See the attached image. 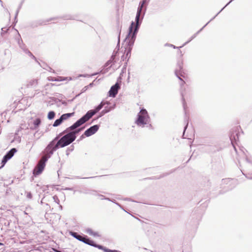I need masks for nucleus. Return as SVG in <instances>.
Returning a JSON list of instances; mask_svg holds the SVG:
<instances>
[{
  "label": "nucleus",
  "instance_id": "1",
  "mask_svg": "<svg viewBox=\"0 0 252 252\" xmlns=\"http://www.w3.org/2000/svg\"><path fill=\"white\" fill-rule=\"evenodd\" d=\"M146 2V0H142L139 2L135 22L132 21L131 23L128 28V33L125 39V42H126L125 51L126 52V57H127L129 54H130L137 32L145 15L146 11V7L145 6Z\"/></svg>",
  "mask_w": 252,
  "mask_h": 252
},
{
  "label": "nucleus",
  "instance_id": "2",
  "mask_svg": "<svg viewBox=\"0 0 252 252\" xmlns=\"http://www.w3.org/2000/svg\"><path fill=\"white\" fill-rule=\"evenodd\" d=\"M150 121V118L147 111L143 108L138 113L135 124L138 126L143 128L145 127V125L149 123Z\"/></svg>",
  "mask_w": 252,
  "mask_h": 252
},
{
  "label": "nucleus",
  "instance_id": "3",
  "mask_svg": "<svg viewBox=\"0 0 252 252\" xmlns=\"http://www.w3.org/2000/svg\"><path fill=\"white\" fill-rule=\"evenodd\" d=\"M60 138L59 134H58L49 144L47 145L44 151V155L41 158L44 159H48L53 154L54 152L59 149L60 146L56 142Z\"/></svg>",
  "mask_w": 252,
  "mask_h": 252
},
{
  "label": "nucleus",
  "instance_id": "4",
  "mask_svg": "<svg viewBox=\"0 0 252 252\" xmlns=\"http://www.w3.org/2000/svg\"><path fill=\"white\" fill-rule=\"evenodd\" d=\"M83 116L74 123L72 126L66 128L64 130L60 133L59 134V136H62L63 135L65 134V132L69 131L74 139L75 140L76 138V135L84 129V127L78 128L80 126L85 123L80 122Z\"/></svg>",
  "mask_w": 252,
  "mask_h": 252
},
{
  "label": "nucleus",
  "instance_id": "5",
  "mask_svg": "<svg viewBox=\"0 0 252 252\" xmlns=\"http://www.w3.org/2000/svg\"><path fill=\"white\" fill-rule=\"evenodd\" d=\"M109 103L107 101H102L98 105L96 106L94 109L88 111L86 114L83 116V118L80 120V122L86 123L94 115L99 111L102 107L105 105H108Z\"/></svg>",
  "mask_w": 252,
  "mask_h": 252
},
{
  "label": "nucleus",
  "instance_id": "6",
  "mask_svg": "<svg viewBox=\"0 0 252 252\" xmlns=\"http://www.w3.org/2000/svg\"><path fill=\"white\" fill-rule=\"evenodd\" d=\"M65 133L64 135L59 138L57 142L60 148L68 146L75 140L69 131L65 132Z\"/></svg>",
  "mask_w": 252,
  "mask_h": 252
},
{
  "label": "nucleus",
  "instance_id": "7",
  "mask_svg": "<svg viewBox=\"0 0 252 252\" xmlns=\"http://www.w3.org/2000/svg\"><path fill=\"white\" fill-rule=\"evenodd\" d=\"M241 172L248 179L252 180V161L248 158H246Z\"/></svg>",
  "mask_w": 252,
  "mask_h": 252
},
{
  "label": "nucleus",
  "instance_id": "8",
  "mask_svg": "<svg viewBox=\"0 0 252 252\" xmlns=\"http://www.w3.org/2000/svg\"><path fill=\"white\" fill-rule=\"evenodd\" d=\"M69 233L74 238L88 245L94 247L95 244L93 240L90 239L87 236L81 235L73 231H69Z\"/></svg>",
  "mask_w": 252,
  "mask_h": 252
},
{
  "label": "nucleus",
  "instance_id": "9",
  "mask_svg": "<svg viewBox=\"0 0 252 252\" xmlns=\"http://www.w3.org/2000/svg\"><path fill=\"white\" fill-rule=\"evenodd\" d=\"M47 161V159H44L43 158H41L40 160L38 161L37 164L35 167L33 171V174L35 176L38 175L40 174L43 170H44L45 166V163Z\"/></svg>",
  "mask_w": 252,
  "mask_h": 252
},
{
  "label": "nucleus",
  "instance_id": "10",
  "mask_svg": "<svg viewBox=\"0 0 252 252\" xmlns=\"http://www.w3.org/2000/svg\"><path fill=\"white\" fill-rule=\"evenodd\" d=\"M236 181L230 178L223 179L221 181V185H226L224 188H226V190L231 189L234 187V184Z\"/></svg>",
  "mask_w": 252,
  "mask_h": 252
},
{
  "label": "nucleus",
  "instance_id": "11",
  "mask_svg": "<svg viewBox=\"0 0 252 252\" xmlns=\"http://www.w3.org/2000/svg\"><path fill=\"white\" fill-rule=\"evenodd\" d=\"M183 61L182 60L181 61H178L177 63V67L175 71V73L176 76L181 80L182 81V84H181V85H183L185 82L182 80L181 78V76H183L182 75V70H183Z\"/></svg>",
  "mask_w": 252,
  "mask_h": 252
},
{
  "label": "nucleus",
  "instance_id": "12",
  "mask_svg": "<svg viewBox=\"0 0 252 252\" xmlns=\"http://www.w3.org/2000/svg\"><path fill=\"white\" fill-rule=\"evenodd\" d=\"M17 151V149L13 148L6 153V154L3 156L1 160V163L2 164V167L4 166L8 160L12 158Z\"/></svg>",
  "mask_w": 252,
  "mask_h": 252
},
{
  "label": "nucleus",
  "instance_id": "13",
  "mask_svg": "<svg viewBox=\"0 0 252 252\" xmlns=\"http://www.w3.org/2000/svg\"><path fill=\"white\" fill-rule=\"evenodd\" d=\"M232 1V0H231L228 3H227L214 17H213L206 25H205L199 31H198L197 32H196L195 33H194L191 37L189 39V40H188V41L186 42L182 46H184L185 45H186L187 44H188V43H189L190 41H191L193 39H194L196 36L197 35L204 29V28L205 27H206L208 24V23L211 21L212 20H213V19H214L215 18V17L227 6L228 5L231 1Z\"/></svg>",
  "mask_w": 252,
  "mask_h": 252
},
{
  "label": "nucleus",
  "instance_id": "14",
  "mask_svg": "<svg viewBox=\"0 0 252 252\" xmlns=\"http://www.w3.org/2000/svg\"><path fill=\"white\" fill-rule=\"evenodd\" d=\"M232 1V0H231L228 3H227L214 17H213L206 25H205L199 31H198L197 32H196L195 33H194L191 37L189 39V40H188V41L186 42L182 46H184L185 45H186L187 44H188V43H189L190 41H191L193 39H194L196 36L197 35L204 29V28L205 27H206L208 24V23L211 21L212 20H213V19H214L215 18V17L227 6L228 5L231 1Z\"/></svg>",
  "mask_w": 252,
  "mask_h": 252
},
{
  "label": "nucleus",
  "instance_id": "15",
  "mask_svg": "<svg viewBox=\"0 0 252 252\" xmlns=\"http://www.w3.org/2000/svg\"><path fill=\"white\" fill-rule=\"evenodd\" d=\"M229 138L231 141V144L234 147V150L236 151V149L234 145V144L239 139V133L236 129H232V131H231L229 135Z\"/></svg>",
  "mask_w": 252,
  "mask_h": 252
},
{
  "label": "nucleus",
  "instance_id": "16",
  "mask_svg": "<svg viewBox=\"0 0 252 252\" xmlns=\"http://www.w3.org/2000/svg\"><path fill=\"white\" fill-rule=\"evenodd\" d=\"M120 89V84L116 82L115 85H113L109 91L108 92L109 96L115 97L117 94L119 90Z\"/></svg>",
  "mask_w": 252,
  "mask_h": 252
},
{
  "label": "nucleus",
  "instance_id": "17",
  "mask_svg": "<svg viewBox=\"0 0 252 252\" xmlns=\"http://www.w3.org/2000/svg\"><path fill=\"white\" fill-rule=\"evenodd\" d=\"M99 127V126L98 125H94L89 128H88L84 132V135L86 137H89L96 133Z\"/></svg>",
  "mask_w": 252,
  "mask_h": 252
},
{
  "label": "nucleus",
  "instance_id": "18",
  "mask_svg": "<svg viewBox=\"0 0 252 252\" xmlns=\"http://www.w3.org/2000/svg\"><path fill=\"white\" fill-rule=\"evenodd\" d=\"M37 84L38 80L35 79H32L28 81L26 86L27 88H32L36 87Z\"/></svg>",
  "mask_w": 252,
  "mask_h": 252
},
{
  "label": "nucleus",
  "instance_id": "19",
  "mask_svg": "<svg viewBox=\"0 0 252 252\" xmlns=\"http://www.w3.org/2000/svg\"><path fill=\"white\" fill-rule=\"evenodd\" d=\"M73 115H74V113L73 112V113H65V114H63L60 117L62 119V121H63L64 120H67V119H68L70 117L73 116Z\"/></svg>",
  "mask_w": 252,
  "mask_h": 252
},
{
  "label": "nucleus",
  "instance_id": "20",
  "mask_svg": "<svg viewBox=\"0 0 252 252\" xmlns=\"http://www.w3.org/2000/svg\"><path fill=\"white\" fill-rule=\"evenodd\" d=\"M86 232L90 235L94 237H99V235L97 232H94L91 229L88 228L86 230Z\"/></svg>",
  "mask_w": 252,
  "mask_h": 252
},
{
  "label": "nucleus",
  "instance_id": "21",
  "mask_svg": "<svg viewBox=\"0 0 252 252\" xmlns=\"http://www.w3.org/2000/svg\"><path fill=\"white\" fill-rule=\"evenodd\" d=\"M63 122V121H62L61 117H60L59 119H58L55 120V121L54 122V123L53 125V126L54 127H57V126H60Z\"/></svg>",
  "mask_w": 252,
  "mask_h": 252
},
{
  "label": "nucleus",
  "instance_id": "22",
  "mask_svg": "<svg viewBox=\"0 0 252 252\" xmlns=\"http://www.w3.org/2000/svg\"><path fill=\"white\" fill-rule=\"evenodd\" d=\"M62 18L64 20H74L75 17L73 15H71L70 14H67L63 15L62 17Z\"/></svg>",
  "mask_w": 252,
  "mask_h": 252
},
{
  "label": "nucleus",
  "instance_id": "23",
  "mask_svg": "<svg viewBox=\"0 0 252 252\" xmlns=\"http://www.w3.org/2000/svg\"><path fill=\"white\" fill-rule=\"evenodd\" d=\"M55 116V113L54 111H50L47 116V118L49 120H52L54 118Z\"/></svg>",
  "mask_w": 252,
  "mask_h": 252
},
{
  "label": "nucleus",
  "instance_id": "24",
  "mask_svg": "<svg viewBox=\"0 0 252 252\" xmlns=\"http://www.w3.org/2000/svg\"><path fill=\"white\" fill-rule=\"evenodd\" d=\"M24 52L26 54H28L31 58H32V59H34L36 61H37L36 58L33 55V54L28 49H24Z\"/></svg>",
  "mask_w": 252,
  "mask_h": 252
},
{
  "label": "nucleus",
  "instance_id": "25",
  "mask_svg": "<svg viewBox=\"0 0 252 252\" xmlns=\"http://www.w3.org/2000/svg\"><path fill=\"white\" fill-rule=\"evenodd\" d=\"M41 123V120L39 118L36 119L33 122V125L34 126V127H37Z\"/></svg>",
  "mask_w": 252,
  "mask_h": 252
},
{
  "label": "nucleus",
  "instance_id": "26",
  "mask_svg": "<svg viewBox=\"0 0 252 252\" xmlns=\"http://www.w3.org/2000/svg\"><path fill=\"white\" fill-rule=\"evenodd\" d=\"M109 111H110V109H109V110H106V108H104V110H103L101 112V113H100V115H99L98 116V117H97V119H98V118H100V117H102L103 115H104L105 114H106V113H107L109 112Z\"/></svg>",
  "mask_w": 252,
  "mask_h": 252
},
{
  "label": "nucleus",
  "instance_id": "27",
  "mask_svg": "<svg viewBox=\"0 0 252 252\" xmlns=\"http://www.w3.org/2000/svg\"><path fill=\"white\" fill-rule=\"evenodd\" d=\"M53 199L54 202L57 203L58 204H59V203H60V200L58 198L57 196L55 195V196H53Z\"/></svg>",
  "mask_w": 252,
  "mask_h": 252
},
{
  "label": "nucleus",
  "instance_id": "28",
  "mask_svg": "<svg viewBox=\"0 0 252 252\" xmlns=\"http://www.w3.org/2000/svg\"><path fill=\"white\" fill-rule=\"evenodd\" d=\"M115 106H116V105L115 104H114L112 106H111L110 107L105 106L104 108H106V110L110 109V111L111 110H113L115 108Z\"/></svg>",
  "mask_w": 252,
  "mask_h": 252
},
{
  "label": "nucleus",
  "instance_id": "29",
  "mask_svg": "<svg viewBox=\"0 0 252 252\" xmlns=\"http://www.w3.org/2000/svg\"><path fill=\"white\" fill-rule=\"evenodd\" d=\"M27 198L30 199H31L32 198V194L31 192H27Z\"/></svg>",
  "mask_w": 252,
  "mask_h": 252
},
{
  "label": "nucleus",
  "instance_id": "30",
  "mask_svg": "<svg viewBox=\"0 0 252 252\" xmlns=\"http://www.w3.org/2000/svg\"><path fill=\"white\" fill-rule=\"evenodd\" d=\"M85 193H89L94 195H98V194H96V191L95 190H91L90 192H86Z\"/></svg>",
  "mask_w": 252,
  "mask_h": 252
},
{
  "label": "nucleus",
  "instance_id": "31",
  "mask_svg": "<svg viewBox=\"0 0 252 252\" xmlns=\"http://www.w3.org/2000/svg\"><path fill=\"white\" fill-rule=\"evenodd\" d=\"M182 101H183V107H184V108L185 109V107L186 106V103L185 102V99L183 96V94L182 93Z\"/></svg>",
  "mask_w": 252,
  "mask_h": 252
},
{
  "label": "nucleus",
  "instance_id": "32",
  "mask_svg": "<svg viewBox=\"0 0 252 252\" xmlns=\"http://www.w3.org/2000/svg\"><path fill=\"white\" fill-rule=\"evenodd\" d=\"M21 5H22V3L20 5V6H19V7L18 9H17V10L16 11V14H15V20H16V18H17V16L18 14V13H19V10H20V8H21Z\"/></svg>",
  "mask_w": 252,
  "mask_h": 252
},
{
  "label": "nucleus",
  "instance_id": "33",
  "mask_svg": "<svg viewBox=\"0 0 252 252\" xmlns=\"http://www.w3.org/2000/svg\"><path fill=\"white\" fill-rule=\"evenodd\" d=\"M41 23L35 22V24H32L31 25V26H32V27H33H33H37V26H38V25H41Z\"/></svg>",
  "mask_w": 252,
  "mask_h": 252
},
{
  "label": "nucleus",
  "instance_id": "34",
  "mask_svg": "<svg viewBox=\"0 0 252 252\" xmlns=\"http://www.w3.org/2000/svg\"><path fill=\"white\" fill-rule=\"evenodd\" d=\"M145 126L149 128V129H153V127L152 126V125L150 123H148V125H145Z\"/></svg>",
  "mask_w": 252,
  "mask_h": 252
},
{
  "label": "nucleus",
  "instance_id": "35",
  "mask_svg": "<svg viewBox=\"0 0 252 252\" xmlns=\"http://www.w3.org/2000/svg\"><path fill=\"white\" fill-rule=\"evenodd\" d=\"M50 78H49V80L52 81H62L63 80H56L55 78L51 77Z\"/></svg>",
  "mask_w": 252,
  "mask_h": 252
},
{
  "label": "nucleus",
  "instance_id": "36",
  "mask_svg": "<svg viewBox=\"0 0 252 252\" xmlns=\"http://www.w3.org/2000/svg\"><path fill=\"white\" fill-rule=\"evenodd\" d=\"M108 68H106V69H103L100 71V73H101L102 74H104L108 71Z\"/></svg>",
  "mask_w": 252,
  "mask_h": 252
},
{
  "label": "nucleus",
  "instance_id": "37",
  "mask_svg": "<svg viewBox=\"0 0 252 252\" xmlns=\"http://www.w3.org/2000/svg\"><path fill=\"white\" fill-rule=\"evenodd\" d=\"M18 44L19 45V47H20L21 46H22V45H23L24 44L23 43V41L22 40V39H19L18 40Z\"/></svg>",
  "mask_w": 252,
  "mask_h": 252
},
{
  "label": "nucleus",
  "instance_id": "38",
  "mask_svg": "<svg viewBox=\"0 0 252 252\" xmlns=\"http://www.w3.org/2000/svg\"><path fill=\"white\" fill-rule=\"evenodd\" d=\"M169 46L170 47H173V48L174 49H176V48H182L183 46H180V47H176L175 46V45H173V44H169Z\"/></svg>",
  "mask_w": 252,
  "mask_h": 252
},
{
  "label": "nucleus",
  "instance_id": "39",
  "mask_svg": "<svg viewBox=\"0 0 252 252\" xmlns=\"http://www.w3.org/2000/svg\"><path fill=\"white\" fill-rule=\"evenodd\" d=\"M116 204L121 209H122V210H123L124 211L127 212L123 208V207L118 202H116Z\"/></svg>",
  "mask_w": 252,
  "mask_h": 252
},
{
  "label": "nucleus",
  "instance_id": "40",
  "mask_svg": "<svg viewBox=\"0 0 252 252\" xmlns=\"http://www.w3.org/2000/svg\"><path fill=\"white\" fill-rule=\"evenodd\" d=\"M111 63V60L108 61L106 62V63H105V66H107L109 65V64Z\"/></svg>",
  "mask_w": 252,
  "mask_h": 252
},
{
  "label": "nucleus",
  "instance_id": "41",
  "mask_svg": "<svg viewBox=\"0 0 252 252\" xmlns=\"http://www.w3.org/2000/svg\"><path fill=\"white\" fill-rule=\"evenodd\" d=\"M56 80H63V81L65 80V78L63 77H59L58 78H55Z\"/></svg>",
  "mask_w": 252,
  "mask_h": 252
},
{
  "label": "nucleus",
  "instance_id": "42",
  "mask_svg": "<svg viewBox=\"0 0 252 252\" xmlns=\"http://www.w3.org/2000/svg\"><path fill=\"white\" fill-rule=\"evenodd\" d=\"M120 32H119V36H118V44H117V46H119L120 45Z\"/></svg>",
  "mask_w": 252,
  "mask_h": 252
},
{
  "label": "nucleus",
  "instance_id": "43",
  "mask_svg": "<svg viewBox=\"0 0 252 252\" xmlns=\"http://www.w3.org/2000/svg\"><path fill=\"white\" fill-rule=\"evenodd\" d=\"M20 47V48H21L23 51H24V49H27L26 48V47H25V45H24V44L22 45V46H21Z\"/></svg>",
  "mask_w": 252,
  "mask_h": 252
},
{
  "label": "nucleus",
  "instance_id": "44",
  "mask_svg": "<svg viewBox=\"0 0 252 252\" xmlns=\"http://www.w3.org/2000/svg\"><path fill=\"white\" fill-rule=\"evenodd\" d=\"M101 199H105V200H108L109 201H112L111 199H110L109 198H107V197L102 198Z\"/></svg>",
  "mask_w": 252,
  "mask_h": 252
},
{
  "label": "nucleus",
  "instance_id": "45",
  "mask_svg": "<svg viewBox=\"0 0 252 252\" xmlns=\"http://www.w3.org/2000/svg\"><path fill=\"white\" fill-rule=\"evenodd\" d=\"M124 200H126V201H134L133 200H132L131 199L129 198H125L124 199Z\"/></svg>",
  "mask_w": 252,
  "mask_h": 252
},
{
  "label": "nucleus",
  "instance_id": "46",
  "mask_svg": "<svg viewBox=\"0 0 252 252\" xmlns=\"http://www.w3.org/2000/svg\"><path fill=\"white\" fill-rule=\"evenodd\" d=\"M6 31L4 30V28H1V34H3L4 33L6 32Z\"/></svg>",
  "mask_w": 252,
  "mask_h": 252
},
{
  "label": "nucleus",
  "instance_id": "47",
  "mask_svg": "<svg viewBox=\"0 0 252 252\" xmlns=\"http://www.w3.org/2000/svg\"><path fill=\"white\" fill-rule=\"evenodd\" d=\"M64 189L65 190H73V188H66Z\"/></svg>",
  "mask_w": 252,
  "mask_h": 252
},
{
  "label": "nucleus",
  "instance_id": "48",
  "mask_svg": "<svg viewBox=\"0 0 252 252\" xmlns=\"http://www.w3.org/2000/svg\"><path fill=\"white\" fill-rule=\"evenodd\" d=\"M188 123L187 124L186 126H185L184 127V133H185V131L186 130V129H187V126H188Z\"/></svg>",
  "mask_w": 252,
  "mask_h": 252
},
{
  "label": "nucleus",
  "instance_id": "49",
  "mask_svg": "<svg viewBox=\"0 0 252 252\" xmlns=\"http://www.w3.org/2000/svg\"><path fill=\"white\" fill-rule=\"evenodd\" d=\"M71 147H72V148L71 149H70V148L68 149V150H69V151H70L71 152L73 150V146H72Z\"/></svg>",
  "mask_w": 252,
  "mask_h": 252
},
{
  "label": "nucleus",
  "instance_id": "50",
  "mask_svg": "<svg viewBox=\"0 0 252 252\" xmlns=\"http://www.w3.org/2000/svg\"><path fill=\"white\" fill-rule=\"evenodd\" d=\"M98 196H99L101 197V199L102 198L105 197L104 195H101V194H98Z\"/></svg>",
  "mask_w": 252,
  "mask_h": 252
},
{
  "label": "nucleus",
  "instance_id": "51",
  "mask_svg": "<svg viewBox=\"0 0 252 252\" xmlns=\"http://www.w3.org/2000/svg\"><path fill=\"white\" fill-rule=\"evenodd\" d=\"M99 74V72H96V73H94V74H93L92 75V76H94V75H97Z\"/></svg>",
  "mask_w": 252,
  "mask_h": 252
},
{
  "label": "nucleus",
  "instance_id": "52",
  "mask_svg": "<svg viewBox=\"0 0 252 252\" xmlns=\"http://www.w3.org/2000/svg\"><path fill=\"white\" fill-rule=\"evenodd\" d=\"M111 201V202H113V203H115V204H116V203L117 202L116 201V200H114V199H112V201Z\"/></svg>",
  "mask_w": 252,
  "mask_h": 252
},
{
  "label": "nucleus",
  "instance_id": "53",
  "mask_svg": "<svg viewBox=\"0 0 252 252\" xmlns=\"http://www.w3.org/2000/svg\"><path fill=\"white\" fill-rule=\"evenodd\" d=\"M84 135H85L84 134V135H82L81 136H80V139H83L84 137Z\"/></svg>",
  "mask_w": 252,
  "mask_h": 252
},
{
  "label": "nucleus",
  "instance_id": "54",
  "mask_svg": "<svg viewBox=\"0 0 252 252\" xmlns=\"http://www.w3.org/2000/svg\"><path fill=\"white\" fill-rule=\"evenodd\" d=\"M93 84H94V83H93V82H92L89 84V86L92 87V86H93Z\"/></svg>",
  "mask_w": 252,
  "mask_h": 252
},
{
  "label": "nucleus",
  "instance_id": "55",
  "mask_svg": "<svg viewBox=\"0 0 252 252\" xmlns=\"http://www.w3.org/2000/svg\"><path fill=\"white\" fill-rule=\"evenodd\" d=\"M0 2L1 4V6H3L2 1L1 0H0Z\"/></svg>",
  "mask_w": 252,
  "mask_h": 252
},
{
  "label": "nucleus",
  "instance_id": "56",
  "mask_svg": "<svg viewBox=\"0 0 252 252\" xmlns=\"http://www.w3.org/2000/svg\"><path fill=\"white\" fill-rule=\"evenodd\" d=\"M3 243H0V246H3Z\"/></svg>",
  "mask_w": 252,
  "mask_h": 252
},
{
  "label": "nucleus",
  "instance_id": "57",
  "mask_svg": "<svg viewBox=\"0 0 252 252\" xmlns=\"http://www.w3.org/2000/svg\"><path fill=\"white\" fill-rule=\"evenodd\" d=\"M95 177H89L88 178H95Z\"/></svg>",
  "mask_w": 252,
  "mask_h": 252
},
{
  "label": "nucleus",
  "instance_id": "58",
  "mask_svg": "<svg viewBox=\"0 0 252 252\" xmlns=\"http://www.w3.org/2000/svg\"><path fill=\"white\" fill-rule=\"evenodd\" d=\"M60 207L61 208V209H62V205H60Z\"/></svg>",
  "mask_w": 252,
  "mask_h": 252
}]
</instances>
